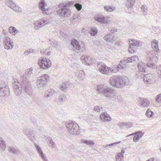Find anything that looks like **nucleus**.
<instances>
[{"label":"nucleus","instance_id":"obj_1","mask_svg":"<svg viewBox=\"0 0 161 161\" xmlns=\"http://www.w3.org/2000/svg\"><path fill=\"white\" fill-rule=\"evenodd\" d=\"M151 47L153 50H152L151 55L149 57L150 60L152 63H149L147 64V66L152 68H154L155 64L154 63H157L158 60V52L159 51L158 48V42L157 41L154 40L151 42Z\"/></svg>","mask_w":161,"mask_h":161},{"label":"nucleus","instance_id":"obj_2","mask_svg":"<svg viewBox=\"0 0 161 161\" xmlns=\"http://www.w3.org/2000/svg\"><path fill=\"white\" fill-rule=\"evenodd\" d=\"M129 83L127 77L123 78L119 75L112 76L109 80V83L112 86L118 88H121L125 85L127 86Z\"/></svg>","mask_w":161,"mask_h":161},{"label":"nucleus","instance_id":"obj_3","mask_svg":"<svg viewBox=\"0 0 161 161\" xmlns=\"http://www.w3.org/2000/svg\"><path fill=\"white\" fill-rule=\"evenodd\" d=\"M97 68L99 71L102 74L108 75L112 73H115L117 71L115 69V68H111L107 67L106 65L102 62H100L97 65Z\"/></svg>","mask_w":161,"mask_h":161},{"label":"nucleus","instance_id":"obj_4","mask_svg":"<svg viewBox=\"0 0 161 161\" xmlns=\"http://www.w3.org/2000/svg\"><path fill=\"white\" fill-rule=\"evenodd\" d=\"M58 7L59 9L56 10V13L59 16L66 17L70 15L71 13L70 9L66 7L63 3H60Z\"/></svg>","mask_w":161,"mask_h":161},{"label":"nucleus","instance_id":"obj_5","mask_svg":"<svg viewBox=\"0 0 161 161\" xmlns=\"http://www.w3.org/2000/svg\"><path fill=\"white\" fill-rule=\"evenodd\" d=\"M66 127L68 129V132L71 135H78L80 133L79 127L76 123L71 122L66 125Z\"/></svg>","mask_w":161,"mask_h":161},{"label":"nucleus","instance_id":"obj_6","mask_svg":"<svg viewBox=\"0 0 161 161\" xmlns=\"http://www.w3.org/2000/svg\"><path fill=\"white\" fill-rule=\"evenodd\" d=\"M71 50L77 53L83 52L85 50L84 45H80L76 40L74 39L71 41Z\"/></svg>","mask_w":161,"mask_h":161},{"label":"nucleus","instance_id":"obj_7","mask_svg":"<svg viewBox=\"0 0 161 161\" xmlns=\"http://www.w3.org/2000/svg\"><path fill=\"white\" fill-rule=\"evenodd\" d=\"M49 77L47 74L42 75L38 78L36 82V85L38 88L44 87L46 85Z\"/></svg>","mask_w":161,"mask_h":161},{"label":"nucleus","instance_id":"obj_8","mask_svg":"<svg viewBox=\"0 0 161 161\" xmlns=\"http://www.w3.org/2000/svg\"><path fill=\"white\" fill-rule=\"evenodd\" d=\"M109 100L113 101L116 95V92L110 87L106 88L103 94Z\"/></svg>","mask_w":161,"mask_h":161},{"label":"nucleus","instance_id":"obj_9","mask_svg":"<svg viewBox=\"0 0 161 161\" xmlns=\"http://www.w3.org/2000/svg\"><path fill=\"white\" fill-rule=\"evenodd\" d=\"M21 86L25 92L30 96H31L33 94V90L30 82L26 81L20 82Z\"/></svg>","mask_w":161,"mask_h":161},{"label":"nucleus","instance_id":"obj_10","mask_svg":"<svg viewBox=\"0 0 161 161\" xmlns=\"http://www.w3.org/2000/svg\"><path fill=\"white\" fill-rule=\"evenodd\" d=\"M9 94L8 86L6 84L0 83V96L7 97L9 96Z\"/></svg>","mask_w":161,"mask_h":161},{"label":"nucleus","instance_id":"obj_11","mask_svg":"<svg viewBox=\"0 0 161 161\" xmlns=\"http://www.w3.org/2000/svg\"><path fill=\"white\" fill-rule=\"evenodd\" d=\"M33 69L30 68L25 70L24 74L20 77V82L26 81L29 82L28 78H31L34 76V74L32 73Z\"/></svg>","mask_w":161,"mask_h":161},{"label":"nucleus","instance_id":"obj_12","mask_svg":"<svg viewBox=\"0 0 161 161\" xmlns=\"http://www.w3.org/2000/svg\"><path fill=\"white\" fill-rule=\"evenodd\" d=\"M5 4L7 6L16 12L19 13L22 12L21 8L16 5L12 0H6Z\"/></svg>","mask_w":161,"mask_h":161},{"label":"nucleus","instance_id":"obj_13","mask_svg":"<svg viewBox=\"0 0 161 161\" xmlns=\"http://www.w3.org/2000/svg\"><path fill=\"white\" fill-rule=\"evenodd\" d=\"M38 64L41 68L45 69H47L51 66V62L50 60L45 58L42 59Z\"/></svg>","mask_w":161,"mask_h":161},{"label":"nucleus","instance_id":"obj_14","mask_svg":"<svg viewBox=\"0 0 161 161\" xmlns=\"http://www.w3.org/2000/svg\"><path fill=\"white\" fill-rule=\"evenodd\" d=\"M13 88L16 95L19 96L21 94L23 88L21 86L20 81V83L17 82H15L12 83Z\"/></svg>","mask_w":161,"mask_h":161},{"label":"nucleus","instance_id":"obj_15","mask_svg":"<svg viewBox=\"0 0 161 161\" xmlns=\"http://www.w3.org/2000/svg\"><path fill=\"white\" fill-rule=\"evenodd\" d=\"M3 45L5 48L7 50L12 49L14 46L13 40L10 37L6 36L4 38L3 41Z\"/></svg>","mask_w":161,"mask_h":161},{"label":"nucleus","instance_id":"obj_16","mask_svg":"<svg viewBox=\"0 0 161 161\" xmlns=\"http://www.w3.org/2000/svg\"><path fill=\"white\" fill-rule=\"evenodd\" d=\"M143 79L146 84H150L153 83V75L151 74H144Z\"/></svg>","mask_w":161,"mask_h":161},{"label":"nucleus","instance_id":"obj_17","mask_svg":"<svg viewBox=\"0 0 161 161\" xmlns=\"http://www.w3.org/2000/svg\"><path fill=\"white\" fill-rule=\"evenodd\" d=\"M46 5L45 0H41L39 3L38 8L44 14H47V12L48 11V9L45 8Z\"/></svg>","mask_w":161,"mask_h":161},{"label":"nucleus","instance_id":"obj_18","mask_svg":"<svg viewBox=\"0 0 161 161\" xmlns=\"http://www.w3.org/2000/svg\"><path fill=\"white\" fill-rule=\"evenodd\" d=\"M95 19L96 21L103 24H106L108 23V18L103 15L95 17Z\"/></svg>","mask_w":161,"mask_h":161},{"label":"nucleus","instance_id":"obj_19","mask_svg":"<svg viewBox=\"0 0 161 161\" xmlns=\"http://www.w3.org/2000/svg\"><path fill=\"white\" fill-rule=\"evenodd\" d=\"M34 146L37 149L38 153L41 156V158L43 159V160L44 161H48L47 158L44 155V154H43L42 148L39 146L37 145L36 143L34 144Z\"/></svg>","mask_w":161,"mask_h":161},{"label":"nucleus","instance_id":"obj_20","mask_svg":"<svg viewBox=\"0 0 161 161\" xmlns=\"http://www.w3.org/2000/svg\"><path fill=\"white\" fill-rule=\"evenodd\" d=\"M34 146L37 149L38 153L41 156V158L43 159V160L44 161H48L47 158L44 155V154H43L42 148L39 146L37 145L36 143L34 144Z\"/></svg>","mask_w":161,"mask_h":161},{"label":"nucleus","instance_id":"obj_21","mask_svg":"<svg viewBox=\"0 0 161 161\" xmlns=\"http://www.w3.org/2000/svg\"><path fill=\"white\" fill-rule=\"evenodd\" d=\"M81 59L83 63L85 64L90 65L91 64L92 60L89 56L83 55L81 57Z\"/></svg>","mask_w":161,"mask_h":161},{"label":"nucleus","instance_id":"obj_22","mask_svg":"<svg viewBox=\"0 0 161 161\" xmlns=\"http://www.w3.org/2000/svg\"><path fill=\"white\" fill-rule=\"evenodd\" d=\"M150 104V102L148 100L143 98H140L139 101V104L142 107H147Z\"/></svg>","mask_w":161,"mask_h":161},{"label":"nucleus","instance_id":"obj_23","mask_svg":"<svg viewBox=\"0 0 161 161\" xmlns=\"http://www.w3.org/2000/svg\"><path fill=\"white\" fill-rule=\"evenodd\" d=\"M100 119L103 121H109L111 119V118L109 115L106 113L101 114L100 116Z\"/></svg>","mask_w":161,"mask_h":161},{"label":"nucleus","instance_id":"obj_24","mask_svg":"<svg viewBox=\"0 0 161 161\" xmlns=\"http://www.w3.org/2000/svg\"><path fill=\"white\" fill-rule=\"evenodd\" d=\"M136 58V57L135 56H131L128 58H124V60L121 61V63L123 64H125V63L132 62L133 61H135Z\"/></svg>","mask_w":161,"mask_h":161},{"label":"nucleus","instance_id":"obj_25","mask_svg":"<svg viewBox=\"0 0 161 161\" xmlns=\"http://www.w3.org/2000/svg\"><path fill=\"white\" fill-rule=\"evenodd\" d=\"M71 84L68 82H63L60 86V89L62 91L66 92L68 88H69Z\"/></svg>","mask_w":161,"mask_h":161},{"label":"nucleus","instance_id":"obj_26","mask_svg":"<svg viewBox=\"0 0 161 161\" xmlns=\"http://www.w3.org/2000/svg\"><path fill=\"white\" fill-rule=\"evenodd\" d=\"M8 150L9 152L15 155H18L20 153V151L19 149L12 147H8Z\"/></svg>","mask_w":161,"mask_h":161},{"label":"nucleus","instance_id":"obj_27","mask_svg":"<svg viewBox=\"0 0 161 161\" xmlns=\"http://www.w3.org/2000/svg\"><path fill=\"white\" fill-rule=\"evenodd\" d=\"M25 134L28 136V138L31 141H33L35 139V135L34 134L33 131L29 130L28 132L26 131L25 132Z\"/></svg>","mask_w":161,"mask_h":161},{"label":"nucleus","instance_id":"obj_28","mask_svg":"<svg viewBox=\"0 0 161 161\" xmlns=\"http://www.w3.org/2000/svg\"><path fill=\"white\" fill-rule=\"evenodd\" d=\"M118 125L122 129H123L125 127L129 128L133 126L132 124L130 123H119Z\"/></svg>","mask_w":161,"mask_h":161},{"label":"nucleus","instance_id":"obj_29","mask_svg":"<svg viewBox=\"0 0 161 161\" xmlns=\"http://www.w3.org/2000/svg\"><path fill=\"white\" fill-rule=\"evenodd\" d=\"M46 141H49V146L52 148H55L56 147V145L55 143L53 141L52 139L50 136H46Z\"/></svg>","mask_w":161,"mask_h":161},{"label":"nucleus","instance_id":"obj_30","mask_svg":"<svg viewBox=\"0 0 161 161\" xmlns=\"http://www.w3.org/2000/svg\"><path fill=\"white\" fill-rule=\"evenodd\" d=\"M146 66L145 64L142 63H140L138 64V67L139 70V73L142 72H146Z\"/></svg>","mask_w":161,"mask_h":161},{"label":"nucleus","instance_id":"obj_31","mask_svg":"<svg viewBox=\"0 0 161 161\" xmlns=\"http://www.w3.org/2000/svg\"><path fill=\"white\" fill-rule=\"evenodd\" d=\"M104 39L107 42H113L115 40V38L110 34L108 35L104 36Z\"/></svg>","mask_w":161,"mask_h":161},{"label":"nucleus","instance_id":"obj_32","mask_svg":"<svg viewBox=\"0 0 161 161\" xmlns=\"http://www.w3.org/2000/svg\"><path fill=\"white\" fill-rule=\"evenodd\" d=\"M105 10L108 12H112L115 11L116 10V8L114 6L109 5H105L104 7Z\"/></svg>","mask_w":161,"mask_h":161},{"label":"nucleus","instance_id":"obj_33","mask_svg":"<svg viewBox=\"0 0 161 161\" xmlns=\"http://www.w3.org/2000/svg\"><path fill=\"white\" fill-rule=\"evenodd\" d=\"M6 144L5 141L0 136V148L3 151L6 148Z\"/></svg>","mask_w":161,"mask_h":161},{"label":"nucleus","instance_id":"obj_34","mask_svg":"<svg viewBox=\"0 0 161 161\" xmlns=\"http://www.w3.org/2000/svg\"><path fill=\"white\" fill-rule=\"evenodd\" d=\"M124 153L125 151L123 150H121V152L118 153L116 157V161H122L123 158V154Z\"/></svg>","mask_w":161,"mask_h":161},{"label":"nucleus","instance_id":"obj_35","mask_svg":"<svg viewBox=\"0 0 161 161\" xmlns=\"http://www.w3.org/2000/svg\"><path fill=\"white\" fill-rule=\"evenodd\" d=\"M130 40L132 42L130 43V41H129V44L132 45L134 47L136 46H140L141 45V43L139 41L134 40L133 39H131Z\"/></svg>","mask_w":161,"mask_h":161},{"label":"nucleus","instance_id":"obj_36","mask_svg":"<svg viewBox=\"0 0 161 161\" xmlns=\"http://www.w3.org/2000/svg\"><path fill=\"white\" fill-rule=\"evenodd\" d=\"M8 30L9 33L13 35H15L19 32L13 26L10 27L9 28Z\"/></svg>","mask_w":161,"mask_h":161},{"label":"nucleus","instance_id":"obj_37","mask_svg":"<svg viewBox=\"0 0 161 161\" xmlns=\"http://www.w3.org/2000/svg\"><path fill=\"white\" fill-rule=\"evenodd\" d=\"M97 32L98 30L97 28L95 27H93L91 28L89 33L92 36H94L97 34Z\"/></svg>","mask_w":161,"mask_h":161},{"label":"nucleus","instance_id":"obj_38","mask_svg":"<svg viewBox=\"0 0 161 161\" xmlns=\"http://www.w3.org/2000/svg\"><path fill=\"white\" fill-rule=\"evenodd\" d=\"M135 0H127L126 5L128 8H131L134 5Z\"/></svg>","mask_w":161,"mask_h":161},{"label":"nucleus","instance_id":"obj_39","mask_svg":"<svg viewBox=\"0 0 161 161\" xmlns=\"http://www.w3.org/2000/svg\"><path fill=\"white\" fill-rule=\"evenodd\" d=\"M66 96L64 94H62L58 98V102L60 103L65 102L66 100Z\"/></svg>","mask_w":161,"mask_h":161},{"label":"nucleus","instance_id":"obj_40","mask_svg":"<svg viewBox=\"0 0 161 161\" xmlns=\"http://www.w3.org/2000/svg\"><path fill=\"white\" fill-rule=\"evenodd\" d=\"M105 88L102 85H98L97 86V91L98 93H102L103 94Z\"/></svg>","mask_w":161,"mask_h":161},{"label":"nucleus","instance_id":"obj_41","mask_svg":"<svg viewBox=\"0 0 161 161\" xmlns=\"http://www.w3.org/2000/svg\"><path fill=\"white\" fill-rule=\"evenodd\" d=\"M35 25L34 29L35 30L39 29L40 27L42 26L41 21H36L34 23Z\"/></svg>","mask_w":161,"mask_h":161},{"label":"nucleus","instance_id":"obj_42","mask_svg":"<svg viewBox=\"0 0 161 161\" xmlns=\"http://www.w3.org/2000/svg\"><path fill=\"white\" fill-rule=\"evenodd\" d=\"M154 114V113L152 112L150 109H148L146 113V116L148 118L151 117Z\"/></svg>","mask_w":161,"mask_h":161},{"label":"nucleus","instance_id":"obj_43","mask_svg":"<svg viewBox=\"0 0 161 161\" xmlns=\"http://www.w3.org/2000/svg\"><path fill=\"white\" fill-rule=\"evenodd\" d=\"M81 142L90 146H92L94 144V142L92 141H87L85 140H82L81 141Z\"/></svg>","mask_w":161,"mask_h":161},{"label":"nucleus","instance_id":"obj_44","mask_svg":"<svg viewBox=\"0 0 161 161\" xmlns=\"http://www.w3.org/2000/svg\"><path fill=\"white\" fill-rule=\"evenodd\" d=\"M141 11L143 14L146 15L147 12V7L146 5H143L142 6Z\"/></svg>","mask_w":161,"mask_h":161},{"label":"nucleus","instance_id":"obj_45","mask_svg":"<svg viewBox=\"0 0 161 161\" xmlns=\"http://www.w3.org/2000/svg\"><path fill=\"white\" fill-rule=\"evenodd\" d=\"M78 77L82 80L85 77V74L84 71L82 70H80L78 75Z\"/></svg>","mask_w":161,"mask_h":161},{"label":"nucleus","instance_id":"obj_46","mask_svg":"<svg viewBox=\"0 0 161 161\" xmlns=\"http://www.w3.org/2000/svg\"><path fill=\"white\" fill-rule=\"evenodd\" d=\"M130 47L128 49L129 52L130 53H133L136 51V47L133 46V45L129 44Z\"/></svg>","mask_w":161,"mask_h":161},{"label":"nucleus","instance_id":"obj_47","mask_svg":"<svg viewBox=\"0 0 161 161\" xmlns=\"http://www.w3.org/2000/svg\"><path fill=\"white\" fill-rule=\"evenodd\" d=\"M63 4L66 7L68 8L70 6H72L75 3V2L74 1H71L68 2L66 3H63Z\"/></svg>","mask_w":161,"mask_h":161},{"label":"nucleus","instance_id":"obj_48","mask_svg":"<svg viewBox=\"0 0 161 161\" xmlns=\"http://www.w3.org/2000/svg\"><path fill=\"white\" fill-rule=\"evenodd\" d=\"M157 71L158 77L161 79V64L159 65L157 67Z\"/></svg>","mask_w":161,"mask_h":161},{"label":"nucleus","instance_id":"obj_49","mask_svg":"<svg viewBox=\"0 0 161 161\" xmlns=\"http://www.w3.org/2000/svg\"><path fill=\"white\" fill-rule=\"evenodd\" d=\"M74 6L77 10L79 11L82 8V5L81 4L79 3H76L74 5Z\"/></svg>","mask_w":161,"mask_h":161},{"label":"nucleus","instance_id":"obj_50","mask_svg":"<svg viewBox=\"0 0 161 161\" xmlns=\"http://www.w3.org/2000/svg\"><path fill=\"white\" fill-rule=\"evenodd\" d=\"M40 21H41V23L42 26L48 24L49 22L47 19H45L43 18L42 19L40 20Z\"/></svg>","mask_w":161,"mask_h":161},{"label":"nucleus","instance_id":"obj_51","mask_svg":"<svg viewBox=\"0 0 161 161\" xmlns=\"http://www.w3.org/2000/svg\"><path fill=\"white\" fill-rule=\"evenodd\" d=\"M102 109V108L98 106L94 107V110L97 112H99Z\"/></svg>","mask_w":161,"mask_h":161},{"label":"nucleus","instance_id":"obj_52","mask_svg":"<svg viewBox=\"0 0 161 161\" xmlns=\"http://www.w3.org/2000/svg\"><path fill=\"white\" fill-rule=\"evenodd\" d=\"M156 101L157 103H161V94L157 95L156 98Z\"/></svg>","mask_w":161,"mask_h":161},{"label":"nucleus","instance_id":"obj_53","mask_svg":"<svg viewBox=\"0 0 161 161\" xmlns=\"http://www.w3.org/2000/svg\"><path fill=\"white\" fill-rule=\"evenodd\" d=\"M116 95L115 97V98L114 100L113 101H114L116 99L118 100L119 101H120L122 100V98L121 97V95L119 94H118L117 92H116Z\"/></svg>","mask_w":161,"mask_h":161},{"label":"nucleus","instance_id":"obj_54","mask_svg":"<svg viewBox=\"0 0 161 161\" xmlns=\"http://www.w3.org/2000/svg\"><path fill=\"white\" fill-rule=\"evenodd\" d=\"M47 92L51 96H53L54 93V90L52 89H48Z\"/></svg>","mask_w":161,"mask_h":161},{"label":"nucleus","instance_id":"obj_55","mask_svg":"<svg viewBox=\"0 0 161 161\" xmlns=\"http://www.w3.org/2000/svg\"><path fill=\"white\" fill-rule=\"evenodd\" d=\"M140 138L139 137V136H137L136 135L133 138V140L135 142H137L139 140Z\"/></svg>","mask_w":161,"mask_h":161},{"label":"nucleus","instance_id":"obj_56","mask_svg":"<svg viewBox=\"0 0 161 161\" xmlns=\"http://www.w3.org/2000/svg\"><path fill=\"white\" fill-rule=\"evenodd\" d=\"M136 132H139L136 135L137 136H139V137L140 139L144 135V133H142V132L141 131H138Z\"/></svg>","mask_w":161,"mask_h":161},{"label":"nucleus","instance_id":"obj_57","mask_svg":"<svg viewBox=\"0 0 161 161\" xmlns=\"http://www.w3.org/2000/svg\"><path fill=\"white\" fill-rule=\"evenodd\" d=\"M51 45L53 47H56L58 45V43L57 42H54L51 43Z\"/></svg>","mask_w":161,"mask_h":161},{"label":"nucleus","instance_id":"obj_58","mask_svg":"<svg viewBox=\"0 0 161 161\" xmlns=\"http://www.w3.org/2000/svg\"><path fill=\"white\" fill-rule=\"evenodd\" d=\"M44 96L46 98L52 96H50L49 94H48L47 92H46L44 94Z\"/></svg>","mask_w":161,"mask_h":161},{"label":"nucleus","instance_id":"obj_59","mask_svg":"<svg viewBox=\"0 0 161 161\" xmlns=\"http://www.w3.org/2000/svg\"><path fill=\"white\" fill-rule=\"evenodd\" d=\"M32 52L31 51V50L30 49L29 50H27V51H25L24 52V54L25 55H27L30 54Z\"/></svg>","mask_w":161,"mask_h":161},{"label":"nucleus","instance_id":"obj_60","mask_svg":"<svg viewBox=\"0 0 161 161\" xmlns=\"http://www.w3.org/2000/svg\"><path fill=\"white\" fill-rule=\"evenodd\" d=\"M117 31V30L115 28H113L110 31L112 33H113L116 32Z\"/></svg>","mask_w":161,"mask_h":161},{"label":"nucleus","instance_id":"obj_61","mask_svg":"<svg viewBox=\"0 0 161 161\" xmlns=\"http://www.w3.org/2000/svg\"><path fill=\"white\" fill-rule=\"evenodd\" d=\"M114 146V144H113V143H111V144H107L106 145H104L103 146V147L105 148L106 147H108V146Z\"/></svg>","mask_w":161,"mask_h":161},{"label":"nucleus","instance_id":"obj_62","mask_svg":"<svg viewBox=\"0 0 161 161\" xmlns=\"http://www.w3.org/2000/svg\"><path fill=\"white\" fill-rule=\"evenodd\" d=\"M120 142H121L120 141H119V142H115L113 143V144L114 146L115 145H116V144H119V143H120Z\"/></svg>","mask_w":161,"mask_h":161},{"label":"nucleus","instance_id":"obj_63","mask_svg":"<svg viewBox=\"0 0 161 161\" xmlns=\"http://www.w3.org/2000/svg\"><path fill=\"white\" fill-rule=\"evenodd\" d=\"M139 132H136L134 133H132L131 134V135L132 136H133V135H136V134H137Z\"/></svg>","mask_w":161,"mask_h":161},{"label":"nucleus","instance_id":"obj_64","mask_svg":"<svg viewBox=\"0 0 161 161\" xmlns=\"http://www.w3.org/2000/svg\"><path fill=\"white\" fill-rule=\"evenodd\" d=\"M146 161H154V159L153 158H152L147 160Z\"/></svg>","mask_w":161,"mask_h":161}]
</instances>
